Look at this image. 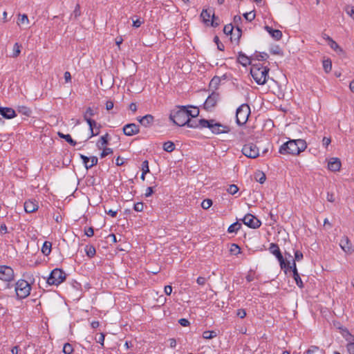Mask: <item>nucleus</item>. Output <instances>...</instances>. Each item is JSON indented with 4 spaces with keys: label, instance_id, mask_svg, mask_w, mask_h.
<instances>
[{
    "label": "nucleus",
    "instance_id": "nucleus-33",
    "mask_svg": "<svg viewBox=\"0 0 354 354\" xmlns=\"http://www.w3.org/2000/svg\"><path fill=\"white\" fill-rule=\"evenodd\" d=\"M95 115V112H94V110L91 108V107H88L85 111V113H84V120H90L92 116H93Z\"/></svg>",
    "mask_w": 354,
    "mask_h": 354
},
{
    "label": "nucleus",
    "instance_id": "nucleus-17",
    "mask_svg": "<svg viewBox=\"0 0 354 354\" xmlns=\"http://www.w3.org/2000/svg\"><path fill=\"white\" fill-rule=\"evenodd\" d=\"M80 158L83 160L86 168L88 169L89 168H91L94 165H96L97 164V158L95 156H92L91 158H88L87 156L81 154Z\"/></svg>",
    "mask_w": 354,
    "mask_h": 354
},
{
    "label": "nucleus",
    "instance_id": "nucleus-39",
    "mask_svg": "<svg viewBox=\"0 0 354 354\" xmlns=\"http://www.w3.org/2000/svg\"><path fill=\"white\" fill-rule=\"evenodd\" d=\"M221 82V80L218 77H214L212 78V80L210 81L209 86L212 88H217L218 85Z\"/></svg>",
    "mask_w": 354,
    "mask_h": 354
},
{
    "label": "nucleus",
    "instance_id": "nucleus-7",
    "mask_svg": "<svg viewBox=\"0 0 354 354\" xmlns=\"http://www.w3.org/2000/svg\"><path fill=\"white\" fill-rule=\"evenodd\" d=\"M15 278L13 269L8 266L0 265V280L5 282H10Z\"/></svg>",
    "mask_w": 354,
    "mask_h": 354
},
{
    "label": "nucleus",
    "instance_id": "nucleus-9",
    "mask_svg": "<svg viewBox=\"0 0 354 354\" xmlns=\"http://www.w3.org/2000/svg\"><path fill=\"white\" fill-rule=\"evenodd\" d=\"M242 153L248 158H255L259 156V149L255 145L249 143L243 146Z\"/></svg>",
    "mask_w": 354,
    "mask_h": 354
},
{
    "label": "nucleus",
    "instance_id": "nucleus-49",
    "mask_svg": "<svg viewBox=\"0 0 354 354\" xmlns=\"http://www.w3.org/2000/svg\"><path fill=\"white\" fill-rule=\"evenodd\" d=\"M233 29L234 28L232 24H227L224 26L223 32L226 35H232Z\"/></svg>",
    "mask_w": 354,
    "mask_h": 354
},
{
    "label": "nucleus",
    "instance_id": "nucleus-21",
    "mask_svg": "<svg viewBox=\"0 0 354 354\" xmlns=\"http://www.w3.org/2000/svg\"><path fill=\"white\" fill-rule=\"evenodd\" d=\"M0 114L7 119H11L16 116L15 110L8 107H0Z\"/></svg>",
    "mask_w": 354,
    "mask_h": 354
},
{
    "label": "nucleus",
    "instance_id": "nucleus-37",
    "mask_svg": "<svg viewBox=\"0 0 354 354\" xmlns=\"http://www.w3.org/2000/svg\"><path fill=\"white\" fill-rule=\"evenodd\" d=\"M17 110H18L19 113H20L24 115H26V116H29L31 113L30 109L24 106H19Z\"/></svg>",
    "mask_w": 354,
    "mask_h": 354
},
{
    "label": "nucleus",
    "instance_id": "nucleus-4",
    "mask_svg": "<svg viewBox=\"0 0 354 354\" xmlns=\"http://www.w3.org/2000/svg\"><path fill=\"white\" fill-rule=\"evenodd\" d=\"M250 114V106L247 104H241L236 110V123L239 125H243L245 124L246 122L248 121Z\"/></svg>",
    "mask_w": 354,
    "mask_h": 354
},
{
    "label": "nucleus",
    "instance_id": "nucleus-60",
    "mask_svg": "<svg viewBox=\"0 0 354 354\" xmlns=\"http://www.w3.org/2000/svg\"><path fill=\"white\" fill-rule=\"evenodd\" d=\"M96 341H97V342L103 345L104 341V335L103 333H100L98 337L96 338Z\"/></svg>",
    "mask_w": 354,
    "mask_h": 354
},
{
    "label": "nucleus",
    "instance_id": "nucleus-34",
    "mask_svg": "<svg viewBox=\"0 0 354 354\" xmlns=\"http://www.w3.org/2000/svg\"><path fill=\"white\" fill-rule=\"evenodd\" d=\"M323 68L326 73H329L331 71L332 63L329 59L323 61Z\"/></svg>",
    "mask_w": 354,
    "mask_h": 354
},
{
    "label": "nucleus",
    "instance_id": "nucleus-62",
    "mask_svg": "<svg viewBox=\"0 0 354 354\" xmlns=\"http://www.w3.org/2000/svg\"><path fill=\"white\" fill-rule=\"evenodd\" d=\"M164 291L167 295H170L172 292V287L171 286H166L165 287Z\"/></svg>",
    "mask_w": 354,
    "mask_h": 354
},
{
    "label": "nucleus",
    "instance_id": "nucleus-56",
    "mask_svg": "<svg viewBox=\"0 0 354 354\" xmlns=\"http://www.w3.org/2000/svg\"><path fill=\"white\" fill-rule=\"evenodd\" d=\"M236 315L243 319L246 316V312L243 309H239L237 310Z\"/></svg>",
    "mask_w": 354,
    "mask_h": 354
},
{
    "label": "nucleus",
    "instance_id": "nucleus-36",
    "mask_svg": "<svg viewBox=\"0 0 354 354\" xmlns=\"http://www.w3.org/2000/svg\"><path fill=\"white\" fill-rule=\"evenodd\" d=\"M87 124L89 126L91 132V136H94L95 135L98 134V132L95 133L93 130V127L96 125V122L95 120H93L91 119L86 120Z\"/></svg>",
    "mask_w": 354,
    "mask_h": 354
},
{
    "label": "nucleus",
    "instance_id": "nucleus-47",
    "mask_svg": "<svg viewBox=\"0 0 354 354\" xmlns=\"http://www.w3.org/2000/svg\"><path fill=\"white\" fill-rule=\"evenodd\" d=\"M219 19L218 17H215L214 14H212V18L209 21V26L213 27H217L219 25Z\"/></svg>",
    "mask_w": 354,
    "mask_h": 354
},
{
    "label": "nucleus",
    "instance_id": "nucleus-24",
    "mask_svg": "<svg viewBox=\"0 0 354 354\" xmlns=\"http://www.w3.org/2000/svg\"><path fill=\"white\" fill-rule=\"evenodd\" d=\"M238 61L241 64H242L244 66H246L247 65L251 64L250 58L243 53H239L238 57Z\"/></svg>",
    "mask_w": 354,
    "mask_h": 354
},
{
    "label": "nucleus",
    "instance_id": "nucleus-53",
    "mask_svg": "<svg viewBox=\"0 0 354 354\" xmlns=\"http://www.w3.org/2000/svg\"><path fill=\"white\" fill-rule=\"evenodd\" d=\"M113 150L111 148H105L103 149L102 152L101 153V158H104L107 155L112 153Z\"/></svg>",
    "mask_w": 354,
    "mask_h": 354
},
{
    "label": "nucleus",
    "instance_id": "nucleus-58",
    "mask_svg": "<svg viewBox=\"0 0 354 354\" xmlns=\"http://www.w3.org/2000/svg\"><path fill=\"white\" fill-rule=\"evenodd\" d=\"M347 351L349 354H354V343L348 344Z\"/></svg>",
    "mask_w": 354,
    "mask_h": 354
},
{
    "label": "nucleus",
    "instance_id": "nucleus-15",
    "mask_svg": "<svg viewBox=\"0 0 354 354\" xmlns=\"http://www.w3.org/2000/svg\"><path fill=\"white\" fill-rule=\"evenodd\" d=\"M123 132L128 136L136 135L139 133V127L134 123L128 124L123 127Z\"/></svg>",
    "mask_w": 354,
    "mask_h": 354
},
{
    "label": "nucleus",
    "instance_id": "nucleus-45",
    "mask_svg": "<svg viewBox=\"0 0 354 354\" xmlns=\"http://www.w3.org/2000/svg\"><path fill=\"white\" fill-rule=\"evenodd\" d=\"M227 191L229 194L234 195L238 192L239 188L236 185H230Z\"/></svg>",
    "mask_w": 354,
    "mask_h": 354
},
{
    "label": "nucleus",
    "instance_id": "nucleus-6",
    "mask_svg": "<svg viewBox=\"0 0 354 354\" xmlns=\"http://www.w3.org/2000/svg\"><path fill=\"white\" fill-rule=\"evenodd\" d=\"M66 279V274L60 269L53 270L47 279L49 285L57 286L62 283Z\"/></svg>",
    "mask_w": 354,
    "mask_h": 354
},
{
    "label": "nucleus",
    "instance_id": "nucleus-25",
    "mask_svg": "<svg viewBox=\"0 0 354 354\" xmlns=\"http://www.w3.org/2000/svg\"><path fill=\"white\" fill-rule=\"evenodd\" d=\"M17 24L19 26H21V25L28 26L29 24V19L28 18V16L25 14L19 15Z\"/></svg>",
    "mask_w": 354,
    "mask_h": 354
},
{
    "label": "nucleus",
    "instance_id": "nucleus-19",
    "mask_svg": "<svg viewBox=\"0 0 354 354\" xmlns=\"http://www.w3.org/2000/svg\"><path fill=\"white\" fill-rule=\"evenodd\" d=\"M341 162L337 158H331L328 163V168L332 171H337L340 169Z\"/></svg>",
    "mask_w": 354,
    "mask_h": 354
},
{
    "label": "nucleus",
    "instance_id": "nucleus-10",
    "mask_svg": "<svg viewBox=\"0 0 354 354\" xmlns=\"http://www.w3.org/2000/svg\"><path fill=\"white\" fill-rule=\"evenodd\" d=\"M269 250L277 257L280 263L281 268H285L286 266V260L283 259L278 245L275 243H271L269 248Z\"/></svg>",
    "mask_w": 354,
    "mask_h": 354
},
{
    "label": "nucleus",
    "instance_id": "nucleus-29",
    "mask_svg": "<svg viewBox=\"0 0 354 354\" xmlns=\"http://www.w3.org/2000/svg\"><path fill=\"white\" fill-rule=\"evenodd\" d=\"M58 136L60 138L65 139L66 141L68 142V143H70L71 145H73V146L75 145L76 142L72 139V138L71 137V136L69 134H64L61 132H58Z\"/></svg>",
    "mask_w": 354,
    "mask_h": 354
},
{
    "label": "nucleus",
    "instance_id": "nucleus-38",
    "mask_svg": "<svg viewBox=\"0 0 354 354\" xmlns=\"http://www.w3.org/2000/svg\"><path fill=\"white\" fill-rule=\"evenodd\" d=\"M232 254L237 255L241 252V248L236 244H232L230 248Z\"/></svg>",
    "mask_w": 354,
    "mask_h": 354
},
{
    "label": "nucleus",
    "instance_id": "nucleus-42",
    "mask_svg": "<svg viewBox=\"0 0 354 354\" xmlns=\"http://www.w3.org/2000/svg\"><path fill=\"white\" fill-rule=\"evenodd\" d=\"M85 250L87 256L89 257H93L96 252L95 248L93 246H86Z\"/></svg>",
    "mask_w": 354,
    "mask_h": 354
},
{
    "label": "nucleus",
    "instance_id": "nucleus-22",
    "mask_svg": "<svg viewBox=\"0 0 354 354\" xmlns=\"http://www.w3.org/2000/svg\"><path fill=\"white\" fill-rule=\"evenodd\" d=\"M265 29L275 40H279L282 37V32L279 30H274L268 26L265 27Z\"/></svg>",
    "mask_w": 354,
    "mask_h": 354
},
{
    "label": "nucleus",
    "instance_id": "nucleus-3",
    "mask_svg": "<svg viewBox=\"0 0 354 354\" xmlns=\"http://www.w3.org/2000/svg\"><path fill=\"white\" fill-rule=\"evenodd\" d=\"M169 118L178 126L187 125L189 120L187 106L179 107L178 110L175 111L170 114Z\"/></svg>",
    "mask_w": 354,
    "mask_h": 354
},
{
    "label": "nucleus",
    "instance_id": "nucleus-32",
    "mask_svg": "<svg viewBox=\"0 0 354 354\" xmlns=\"http://www.w3.org/2000/svg\"><path fill=\"white\" fill-rule=\"evenodd\" d=\"M175 145L172 142L168 141L164 143L163 149L167 152H171L174 150Z\"/></svg>",
    "mask_w": 354,
    "mask_h": 354
},
{
    "label": "nucleus",
    "instance_id": "nucleus-44",
    "mask_svg": "<svg viewBox=\"0 0 354 354\" xmlns=\"http://www.w3.org/2000/svg\"><path fill=\"white\" fill-rule=\"evenodd\" d=\"M73 351V348L71 344L66 343L64 345L63 352L65 354H71Z\"/></svg>",
    "mask_w": 354,
    "mask_h": 354
},
{
    "label": "nucleus",
    "instance_id": "nucleus-1",
    "mask_svg": "<svg viewBox=\"0 0 354 354\" xmlns=\"http://www.w3.org/2000/svg\"><path fill=\"white\" fill-rule=\"evenodd\" d=\"M307 145L304 140H290L280 147L279 152L281 154L296 156L304 151Z\"/></svg>",
    "mask_w": 354,
    "mask_h": 354
},
{
    "label": "nucleus",
    "instance_id": "nucleus-52",
    "mask_svg": "<svg viewBox=\"0 0 354 354\" xmlns=\"http://www.w3.org/2000/svg\"><path fill=\"white\" fill-rule=\"evenodd\" d=\"M133 209L135 211L140 212L144 209V204L142 203H137L134 205Z\"/></svg>",
    "mask_w": 354,
    "mask_h": 354
},
{
    "label": "nucleus",
    "instance_id": "nucleus-59",
    "mask_svg": "<svg viewBox=\"0 0 354 354\" xmlns=\"http://www.w3.org/2000/svg\"><path fill=\"white\" fill-rule=\"evenodd\" d=\"M331 142V140L330 138L324 137L322 140V145L327 147Z\"/></svg>",
    "mask_w": 354,
    "mask_h": 354
},
{
    "label": "nucleus",
    "instance_id": "nucleus-40",
    "mask_svg": "<svg viewBox=\"0 0 354 354\" xmlns=\"http://www.w3.org/2000/svg\"><path fill=\"white\" fill-rule=\"evenodd\" d=\"M243 17L247 21H252V20L254 19L256 15L254 11H251L249 12L244 13Z\"/></svg>",
    "mask_w": 354,
    "mask_h": 354
},
{
    "label": "nucleus",
    "instance_id": "nucleus-35",
    "mask_svg": "<svg viewBox=\"0 0 354 354\" xmlns=\"http://www.w3.org/2000/svg\"><path fill=\"white\" fill-rule=\"evenodd\" d=\"M307 354H323V351H320L319 348L316 346H311L309 349L306 351Z\"/></svg>",
    "mask_w": 354,
    "mask_h": 354
},
{
    "label": "nucleus",
    "instance_id": "nucleus-11",
    "mask_svg": "<svg viewBox=\"0 0 354 354\" xmlns=\"http://www.w3.org/2000/svg\"><path fill=\"white\" fill-rule=\"evenodd\" d=\"M242 221L245 225L251 228H258L261 225V221L250 214H246Z\"/></svg>",
    "mask_w": 354,
    "mask_h": 354
},
{
    "label": "nucleus",
    "instance_id": "nucleus-8",
    "mask_svg": "<svg viewBox=\"0 0 354 354\" xmlns=\"http://www.w3.org/2000/svg\"><path fill=\"white\" fill-rule=\"evenodd\" d=\"M207 122L208 125H206V127L209 128L213 133L219 134L230 131V128L227 126L215 122L213 120H207Z\"/></svg>",
    "mask_w": 354,
    "mask_h": 354
},
{
    "label": "nucleus",
    "instance_id": "nucleus-48",
    "mask_svg": "<svg viewBox=\"0 0 354 354\" xmlns=\"http://www.w3.org/2000/svg\"><path fill=\"white\" fill-rule=\"evenodd\" d=\"M81 15V11H80V6L77 4L76 6H75V8L73 11V12L71 14V17H74V19H77L78 17H80Z\"/></svg>",
    "mask_w": 354,
    "mask_h": 354
},
{
    "label": "nucleus",
    "instance_id": "nucleus-55",
    "mask_svg": "<svg viewBox=\"0 0 354 354\" xmlns=\"http://www.w3.org/2000/svg\"><path fill=\"white\" fill-rule=\"evenodd\" d=\"M346 13L354 19V7L348 6L346 9Z\"/></svg>",
    "mask_w": 354,
    "mask_h": 354
},
{
    "label": "nucleus",
    "instance_id": "nucleus-27",
    "mask_svg": "<svg viewBox=\"0 0 354 354\" xmlns=\"http://www.w3.org/2000/svg\"><path fill=\"white\" fill-rule=\"evenodd\" d=\"M51 243L48 241H45L43 244L41 252L45 255H48L51 251Z\"/></svg>",
    "mask_w": 354,
    "mask_h": 354
},
{
    "label": "nucleus",
    "instance_id": "nucleus-2",
    "mask_svg": "<svg viewBox=\"0 0 354 354\" xmlns=\"http://www.w3.org/2000/svg\"><path fill=\"white\" fill-rule=\"evenodd\" d=\"M269 69L267 67L259 64H252L250 68V73L254 81L260 85L266 82Z\"/></svg>",
    "mask_w": 354,
    "mask_h": 354
},
{
    "label": "nucleus",
    "instance_id": "nucleus-51",
    "mask_svg": "<svg viewBox=\"0 0 354 354\" xmlns=\"http://www.w3.org/2000/svg\"><path fill=\"white\" fill-rule=\"evenodd\" d=\"M142 169L143 174H146L149 172V163L147 160H145L142 164Z\"/></svg>",
    "mask_w": 354,
    "mask_h": 354
},
{
    "label": "nucleus",
    "instance_id": "nucleus-16",
    "mask_svg": "<svg viewBox=\"0 0 354 354\" xmlns=\"http://www.w3.org/2000/svg\"><path fill=\"white\" fill-rule=\"evenodd\" d=\"M137 120L145 127H149L154 122V117L151 114H147L143 117H138Z\"/></svg>",
    "mask_w": 354,
    "mask_h": 354
},
{
    "label": "nucleus",
    "instance_id": "nucleus-5",
    "mask_svg": "<svg viewBox=\"0 0 354 354\" xmlns=\"http://www.w3.org/2000/svg\"><path fill=\"white\" fill-rule=\"evenodd\" d=\"M30 285L25 280L21 279L16 283L15 291L19 298L27 297L30 295Z\"/></svg>",
    "mask_w": 354,
    "mask_h": 354
},
{
    "label": "nucleus",
    "instance_id": "nucleus-54",
    "mask_svg": "<svg viewBox=\"0 0 354 354\" xmlns=\"http://www.w3.org/2000/svg\"><path fill=\"white\" fill-rule=\"evenodd\" d=\"M302 259H303V254L300 251L296 250L295 252V260L294 261H299Z\"/></svg>",
    "mask_w": 354,
    "mask_h": 354
},
{
    "label": "nucleus",
    "instance_id": "nucleus-12",
    "mask_svg": "<svg viewBox=\"0 0 354 354\" xmlns=\"http://www.w3.org/2000/svg\"><path fill=\"white\" fill-rule=\"evenodd\" d=\"M219 99V95L217 93L213 92L209 97L207 98L204 106L206 109H210L215 106L218 100Z\"/></svg>",
    "mask_w": 354,
    "mask_h": 354
},
{
    "label": "nucleus",
    "instance_id": "nucleus-64",
    "mask_svg": "<svg viewBox=\"0 0 354 354\" xmlns=\"http://www.w3.org/2000/svg\"><path fill=\"white\" fill-rule=\"evenodd\" d=\"M142 24V21H140L139 19H137L136 20H133V26L136 28L140 27Z\"/></svg>",
    "mask_w": 354,
    "mask_h": 354
},
{
    "label": "nucleus",
    "instance_id": "nucleus-20",
    "mask_svg": "<svg viewBox=\"0 0 354 354\" xmlns=\"http://www.w3.org/2000/svg\"><path fill=\"white\" fill-rule=\"evenodd\" d=\"M212 14H214V12L211 9L203 10L201 14V17L205 25L209 26V21H211V18H212Z\"/></svg>",
    "mask_w": 354,
    "mask_h": 354
},
{
    "label": "nucleus",
    "instance_id": "nucleus-43",
    "mask_svg": "<svg viewBox=\"0 0 354 354\" xmlns=\"http://www.w3.org/2000/svg\"><path fill=\"white\" fill-rule=\"evenodd\" d=\"M216 336V333L215 331H205L203 334V337L205 339H212L213 337Z\"/></svg>",
    "mask_w": 354,
    "mask_h": 354
},
{
    "label": "nucleus",
    "instance_id": "nucleus-23",
    "mask_svg": "<svg viewBox=\"0 0 354 354\" xmlns=\"http://www.w3.org/2000/svg\"><path fill=\"white\" fill-rule=\"evenodd\" d=\"M293 277L295 279V281L297 283V285L299 287V288H303L304 285H303V282L299 277V274L297 272V267H296V263H294V269H293Z\"/></svg>",
    "mask_w": 354,
    "mask_h": 354
},
{
    "label": "nucleus",
    "instance_id": "nucleus-50",
    "mask_svg": "<svg viewBox=\"0 0 354 354\" xmlns=\"http://www.w3.org/2000/svg\"><path fill=\"white\" fill-rule=\"evenodd\" d=\"M256 179L261 184H263L266 179V175L263 173H259V174H257Z\"/></svg>",
    "mask_w": 354,
    "mask_h": 354
},
{
    "label": "nucleus",
    "instance_id": "nucleus-28",
    "mask_svg": "<svg viewBox=\"0 0 354 354\" xmlns=\"http://www.w3.org/2000/svg\"><path fill=\"white\" fill-rule=\"evenodd\" d=\"M328 45L333 50H334L337 53H343L342 48L333 39L330 40Z\"/></svg>",
    "mask_w": 354,
    "mask_h": 354
},
{
    "label": "nucleus",
    "instance_id": "nucleus-63",
    "mask_svg": "<svg viewBox=\"0 0 354 354\" xmlns=\"http://www.w3.org/2000/svg\"><path fill=\"white\" fill-rule=\"evenodd\" d=\"M196 282L198 285L203 286L206 282V279L204 277H199L197 279Z\"/></svg>",
    "mask_w": 354,
    "mask_h": 354
},
{
    "label": "nucleus",
    "instance_id": "nucleus-61",
    "mask_svg": "<svg viewBox=\"0 0 354 354\" xmlns=\"http://www.w3.org/2000/svg\"><path fill=\"white\" fill-rule=\"evenodd\" d=\"M93 234H94V230H93V227H88L86 231H85V234L88 236V237H91L92 236H93Z\"/></svg>",
    "mask_w": 354,
    "mask_h": 354
},
{
    "label": "nucleus",
    "instance_id": "nucleus-46",
    "mask_svg": "<svg viewBox=\"0 0 354 354\" xmlns=\"http://www.w3.org/2000/svg\"><path fill=\"white\" fill-rule=\"evenodd\" d=\"M212 205V201L210 199H205L201 203V207L205 209H209Z\"/></svg>",
    "mask_w": 354,
    "mask_h": 354
},
{
    "label": "nucleus",
    "instance_id": "nucleus-13",
    "mask_svg": "<svg viewBox=\"0 0 354 354\" xmlns=\"http://www.w3.org/2000/svg\"><path fill=\"white\" fill-rule=\"evenodd\" d=\"M339 246L346 253L351 254L353 251L352 243L346 236H344L341 239Z\"/></svg>",
    "mask_w": 354,
    "mask_h": 354
},
{
    "label": "nucleus",
    "instance_id": "nucleus-18",
    "mask_svg": "<svg viewBox=\"0 0 354 354\" xmlns=\"http://www.w3.org/2000/svg\"><path fill=\"white\" fill-rule=\"evenodd\" d=\"M38 203L34 200H28L24 203V210L27 213H32L38 209Z\"/></svg>",
    "mask_w": 354,
    "mask_h": 354
},
{
    "label": "nucleus",
    "instance_id": "nucleus-30",
    "mask_svg": "<svg viewBox=\"0 0 354 354\" xmlns=\"http://www.w3.org/2000/svg\"><path fill=\"white\" fill-rule=\"evenodd\" d=\"M241 224L239 222H236L232 225H230L227 229V232L229 233L236 232L241 227Z\"/></svg>",
    "mask_w": 354,
    "mask_h": 354
},
{
    "label": "nucleus",
    "instance_id": "nucleus-26",
    "mask_svg": "<svg viewBox=\"0 0 354 354\" xmlns=\"http://www.w3.org/2000/svg\"><path fill=\"white\" fill-rule=\"evenodd\" d=\"M188 109V117L196 118L199 114V110L197 107L187 106Z\"/></svg>",
    "mask_w": 354,
    "mask_h": 354
},
{
    "label": "nucleus",
    "instance_id": "nucleus-57",
    "mask_svg": "<svg viewBox=\"0 0 354 354\" xmlns=\"http://www.w3.org/2000/svg\"><path fill=\"white\" fill-rule=\"evenodd\" d=\"M178 323L183 326H188L189 325V322L185 318L180 319Z\"/></svg>",
    "mask_w": 354,
    "mask_h": 354
},
{
    "label": "nucleus",
    "instance_id": "nucleus-41",
    "mask_svg": "<svg viewBox=\"0 0 354 354\" xmlns=\"http://www.w3.org/2000/svg\"><path fill=\"white\" fill-rule=\"evenodd\" d=\"M108 134L103 136L100 138V140L97 142V145L100 149L104 145H106L108 142L107 140Z\"/></svg>",
    "mask_w": 354,
    "mask_h": 354
},
{
    "label": "nucleus",
    "instance_id": "nucleus-14",
    "mask_svg": "<svg viewBox=\"0 0 354 354\" xmlns=\"http://www.w3.org/2000/svg\"><path fill=\"white\" fill-rule=\"evenodd\" d=\"M206 125H208V122L207 120L201 119V120H192L189 118L187 126L190 128H205Z\"/></svg>",
    "mask_w": 354,
    "mask_h": 354
},
{
    "label": "nucleus",
    "instance_id": "nucleus-31",
    "mask_svg": "<svg viewBox=\"0 0 354 354\" xmlns=\"http://www.w3.org/2000/svg\"><path fill=\"white\" fill-rule=\"evenodd\" d=\"M21 46L18 43H15L13 46V53L10 55L12 57H17L21 53Z\"/></svg>",
    "mask_w": 354,
    "mask_h": 354
}]
</instances>
